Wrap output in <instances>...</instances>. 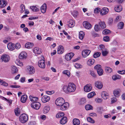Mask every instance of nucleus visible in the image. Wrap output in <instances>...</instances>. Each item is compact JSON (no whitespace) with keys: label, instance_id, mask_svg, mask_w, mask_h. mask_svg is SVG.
Instances as JSON below:
<instances>
[{"label":"nucleus","instance_id":"nucleus-1","mask_svg":"<svg viewBox=\"0 0 125 125\" xmlns=\"http://www.w3.org/2000/svg\"><path fill=\"white\" fill-rule=\"evenodd\" d=\"M76 86L75 84L73 83H69L68 86L67 85H63L62 87V89L65 93L68 92H74L76 89Z\"/></svg>","mask_w":125,"mask_h":125},{"label":"nucleus","instance_id":"nucleus-2","mask_svg":"<svg viewBox=\"0 0 125 125\" xmlns=\"http://www.w3.org/2000/svg\"><path fill=\"white\" fill-rule=\"evenodd\" d=\"M28 117L27 115L25 114H23L19 117V120L22 123H25L28 120Z\"/></svg>","mask_w":125,"mask_h":125},{"label":"nucleus","instance_id":"nucleus-3","mask_svg":"<svg viewBox=\"0 0 125 125\" xmlns=\"http://www.w3.org/2000/svg\"><path fill=\"white\" fill-rule=\"evenodd\" d=\"M31 106L34 109L38 110L41 106V104L39 102H34L32 103L31 105Z\"/></svg>","mask_w":125,"mask_h":125},{"label":"nucleus","instance_id":"nucleus-4","mask_svg":"<svg viewBox=\"0 0 125 125\" xmlns=\"http://www.w3.org/2000/svg\"><path fill=\"white\" fill-rule=\"evenodd\" d=\"M65 102L64 100L62 98H59L55 101V104L57 106H60Z\"/></svg>","mask_w":125,"mask_h":125},{"label":"nucleus","instance_id":"nucleus-5","mask_svg":"<svg viewBox=\"0 0 125 125\" xmlns=\"http://www.w3.org/2000/svg\"><path fill=\"white\" fill-rule=\"evenodd\" d=\"M35 69L32 66H29L28 67L27 72L28 74L32 75L35 72Z\"/></svg>","mask_w":125,"mask_h":125},{"label":"nucleus","instance_id":"nucleus-6","mask_svg":"<svg viewBox=\"0 0 125 125\" xmlns=\"http://www.w3.org/2000/svg\"><path fill=\"white\" fill-rule=\"evenodd\" d=\"M1 59L2 61H4L5 62H8L10 60V58L9 55L5 54L1 56Z\"/></svg>","mask_w":125,"mask_h":125},{"label":"nucleus","instance_id":"nucleus-7","mask_svg":"<svg viewBox=\"0 0 125 125\" xmlns=\"http://www.w3.org/2000/svg\"><path fill=\"white\" fill-rule=\"evenodd\" d=\"M101 97L104 99L106 100L109 98V93L106 92H102L101 94Z\"/></svg>","mask_w":125,"mask_h":125},{"label":"nucleus","instance_id":"nucleus-8","mask_svg":"<svg viewBox=\"0 0 125 125\" xmlns=\"http://www.w3.org/2000/svg\"><path fill=\"white\" fill-rule=\"evenodd\" d=\"M95 85L96 87L99 89L102 88L103 86L102 82L100 81H95Z\"/></svg>","mask_w":125,"mask_h":125},{"label":"nucleus","instance_id":"nucleus-9","mask_svg":"<svg viewBox=\"0 0 125 125\" xmlns=\"http://www.w3.org/2000/svg\"><path fill=\"white\" fill-rule=\"evenodd\" d=\"M109 11L108 9L106 7H104L101 10L100 14L102 15H104L107 14Z\"/></svg>","mask_w":125,"mask_h":125},{"label":"nucleus","instance_id":"nucleus-10","mask_svg":"<svg viewBox=\"0 0 125 125\" xmlns=\"http://www.w3.org/2000/svg\"><path fill=\"white\" fill-rule=\"evenodd\" d=\"M91 52V51L88 50H83L82 52V56L84 58L86 57L89 55Z\"/></svg>","mask_w":125,"mask_h":125},{"label":"nucleus","instance_id":"nucleus-11","mask_svg":"<svg viewBox=\"0 0 125 125\" xmlns=\"http://www.w3.org/2000/svg\"><path fill=\"white\" fill-rule=\"evenodd\" d=\"M38 65L39 67L42 68H44L45 67V63L44 60H42L39 61Z\"/></svg>","mask_w":125,"mask_h":125},{"label":"nucleus","instance_id":"nucleus-12","mask_svg":"<svg viewBox=\"0 0 125 125\" xmlns=\"http://www.w3.org/2000/svg\"><path fill=\"white\" fill-rule=\"evenodd\" d=\"M69 106V104L67 102L64 103L61 105L60 106V109L63 111H64L66 110Z\"/></svg>","mask_w":125,"mask_h":125},{"label":"nucleus","instance_id":"nucleus-13","mask_svg":"<svg viewBox=\"0 0 125 125\" xmlns=\"http://www.w3.org/2000/svg\"><path fill=\"white\" fill-rule=\"evenodd\" d=\"M83 25L85 28L87 29H91L92 27V25L88 22L86 21L83 22Z\"/></svg>","mask_w":125,"mask_h":125},{"label":"nucleus","instance_id":"nucleus-14","mask_svg":"<svg viewBox=\"0 0 125 125\" xmlns=\"http://www.w3.org/2000/svg\"><path fill=\"white\" fill-rule=\"evenodd\" d=\"M7 47L9 50L13 51L16 48V45L11 42H10L8 44Z\"/></svg>","mask_w":125,"mask_h":125},{"label":"nucleus","instance_id":"nucleus-15","mask_svg":"<svg viewBox=\"0 0 125 125\" xmlns=\"http://www.w3.org/2000/svg\"><path fill=\"white\" fill-rule=\"evenodd\" d=\"M113 92L114 96L116 97H119L120 96L121 91L120 89L115 90L113 91Z\"/></svg>","mask_w":125,"mask_h":125},{"label":"nucleus","instance_id":"nucleus-16","mask_svg":"<svg viewBox=\"0 0 125 125\" xmlns=\"http://www.w3.org/2000/svg\"><path fill=\"white\" fill-rule=\"evenodd\" d=\"M91 85L90 84H87L84 86L83 89L84 91L86 92H89L92 89Z\"/></svg>","mask_w":125,"mask_h":125},{"label":"nucleus","instance_id":"nucleus-17","mask_svg":"<svg viewBox=\"0 0 125 125\" xmlns=\"http://www.w3.org/2000/svg\"><path fill=\"white\" fill-rule=\"evenodd\" d=\"M73 53L70 52L66 54L65 56V59L67 61L70 60L74 55Z\"/></svg>","mask_w":125,"mask_h":125},{"label":"nucleus","instance_id":"nucleus-18","mask_svg":"<svg viewBox=\"0 0 125 125\" xmlns=\"http://www.w3.org/2000/svg\"><path fill=\"white\" fill-rule=\"evenodd\" d=\"M50 99V97L47 95H44L41 98L42 102L44 103L48 102Z\"/></svg>","mask_w":125,"mask_h":125},{"label":"nucleus","instance_id":"nucleus-19","mask_svg":"<svg viewBox=\"0 0 125 125\" xmlns=\"http://www.w3.org/2000/svg\"><path fill=\"white\" fill-rule=\"evenodd\" d=\"M27 54L26 52H22L19 55V58L21 59L25 58L27 57Z\"/></svg>","mask_w":125,"mask_h":125},{"label":"nucleus","instance_id":"nucleus-20","mask_svg":"<svg viewBox=\"0 0 125 125\" xmlns=\"http://www.w3.org/2000/svg\"><path fill=\"white\" fill-rule=\"evenodd\" d=\"M50 109V107L49 105L45 106L43 107V112L44 114H46L49 112Z\"/></svg>","mask_w":125,"mask_h":125},{"label":"nucleus","instance_id":"nucleus-21","mask_svg":"<svg viewBox=\"0 0 125 125\" xmlns=\"http://www.w3.org/2000/svg\"><path fill=\"white\" fill-rule=\"evenodd\" d=\"M64 51L63 47L62 45H59L58 47L57 50V53L59 54L62 53Z\"/></svg>","mask_w":125,"mask_h":125},{"label":"nucleus","instance_id":"nucleus-22","mask_svg":"<svg viewBox=\"0 0 125 125\" xmlns=\"http://www.w3.org/2000/svg\"><path fill=\"white\" fill-rule=\"evenodd\" d=\"M47 5L45 3L43 4L41 7V10L42 12L45 13L46 11Z\"/></svg>","mask_w":125,"mask_h":125},{"label":"nucleus","instance_id":"nucleus-23","mask_svg":"<svg viewBox=\"0 0 125 125\" xmlns=\"http://www.w3.org/2000/svg\"><path fill=\"white\" fill-rule=\"evenodd\" d=\"M33 52L36 54H40L42 52L41 49L38 47L34 48L33 50Z\"/></svg>","mask_w":125,"mask_h":125},{"label":"nucleus","instance_id":"nucleus-24","mask_svg":"<svg viewBox=\"0 0 125 125\" xmlns=\"http://www.w3.org/2000/svg\"><path fill=\"white\" fill-rule=\"evenodd\" d=\"M75 24V21L73 20H71L69 21L68 26L70 28H72L74 26Z\"/></svg>","mask_w":125,"mask_h":125},{"label":"nucleus","instance_id":"nucleus-25","mask_svg":"<svg viewBox=\"0 0 125 125\" xmlns=\"http://www.w3.org/2000/svg\"><path fill=\"white\" fill-rule=\"evenodd\" d=\"M27 98V96L26 95H23L21 96V101L22 103H24L26 102Z\"/></svg>","mask_w":125,"mask_h":125},{"label":"nucleus","instance_id":"nucleus-26","mask_svg":"<svg viewBox=\"0 0 125 125\" xmlns=\"http://www.w3.org/2000/svg\"><path fill=\"white\" fill-rule=\"evenodd\" d=\"M99 24L101 29H104L106 27V25L104 21H101L99 22Z\"/></svg>","mask_w":125,"mask_h":125},{"label":"nucleus","instance_id":"nucleus-27","mask_svg":"<svg viewBox=\"0 0 125 125\" xmlns=\"http://www.w3.org/2000/svg\"><path fill=\"white\" fill-rule=\"evenodd\" d=\"M121 76L118 74L113 75L112 76V79L114 81H116L121 78Z\"/></svg>","mask_w":125,"mask_h":125},{"label":"nucleus","instance_id":"nucleus-28","mask_svg":"<svg viewBox=\"0 0 125 125\" xmlns=\"http://www.w3.org/2000/svg\"><path fill=\"white\" fill-rule=\"evenodd\" d=\"M95 60L93 59H89L87 62V63L88 65L91 66L95 62Z\"/></svg>","mask_w":125,"mask_h":125},{"label":"nucleus","instance_id":"nucleus-29","mask_svg":"<svg viewBox=\"0 0 125 125\" xmlns=\"http://www.w3.org/2000/svg\"><path fill=\"white\" fill-rule=\"evenodd\" d=\"M73 125H79L80 124V121L77 118L73 119Z\"/></svg>","mask_w":125,"mask_h":125},{"label":"nucleus","instance_id":"nucleus-30","mask_svg":"<svg viewBox=\"0 0 125 125\" xmlns=\"http://www.w3.org/2000/svg\"><path fill=\"white\" fill-rule=\"evenodd\" d=\"M33 45V43L28 42L26 43L25 45V47L28 49H30L31 48Z\"/></svg>","mask_w":125,"mask_h":125},{"label":"nucleus","instance_id":"nucleus-31","mask_svg":"<svg viewBox=\"0 0 125 125\" xmlns=\"http://www.w3.org/2000/svg\"><path fill=\"white\" fill-rule=\"evenodd\" d=\"M67 121V118L66 117H64L62 118L60 121V123L62 125L65 124Z\"/></svg>","mask_w":125,"mask_h":125},{"label":"nucleus","instance_id":"nucleus-32","mask_svg":"<svg viewBox=\"0 0 125 125\" xmlns=\"http://www.w3.org/2000/svg\"><path fill=\"white\" fill-rule=\"evenodd\" d=\"M122 7L121 5L117 6L115 8V10L117 12H119L122 10Z\"/></svg>","mask_w":125,"mask_h":125},{"label":"nucleus","instance_id":"nucleus-33","mask_svg":"<svg viewBox=\"0 0 125 125\" xmlns=\"http://www.w3.org/2000/svg\"><path fill=\"white\" fill-rule=\"evenodd\" d=\"M105 69L106 73H111L113 71L112 69L109 67H105Z\"/></svg>","mask_w":125,"mask_h":125},{"label":"nucleus","instance_id":"nucleus-34","mask_svg":"<svg viewBox=\"0 0 125 125\" xmlns=\"http://www.w3.org/2000/svg\"><path fill=\"white\" fill-rule=\"evenodd\" d=\"M30 100L31 101H34L38 100V97L34 96L33 95H30L29 96Z\"/></svg>","mask_w":125,"mask_h":125},{"label":"nucleus","instance_id":"nucleus-35","mask_svg":"<svg viewBox=\"0 0 125 125\" xmlns=\"http://www.w3.org/2000/svg\"><path fill=\"white\" fill-rule=\"evenodd\" d=\"M84 33L83 31H80L79 35V38L81 40H83L84 38Z\"/></svg>","mask_w":125,"mask_h":125},{"label":"nucleus","instance_id":"nucleus-36","mask_svg":"<svg viewBox=\"0 0 125 125\" xmlns=\"http://www.w3.org/2000/svg\"><path fill=\"white\" fill-rule=\"evenodd\" d=\"M7 4V3L5 0H0V7H5Z\"/></svg>","mask_w":125,"mask_h":125},{"label":"nucleus","instance_id":"nucleus-37","mask_svg":"<svg viewBox=\"0 0 125 125\" xmlns=\"http://www.w3.org/2000/svg\"><path fill=\"white\" fill-rule=\"evenodd\" d=\"M30 9L33 12H37L39 10L38 8L36 6H32L30 7Z\"/></svg>","mask_w":125,"mask_h":125},{"label":"nucleus","instance_id":"nucleus-38","mask_svg":"<svg viewBox=\"0 0 125 125\" xmlns=\"http://www.w3.org/2000/svg\"><path fill=\"white\" fill-rule=\"evenodd\" d=\"M20 11L22 13L25 10V6L24 5L21 4L20 6Z\"/></svg>","mask_w":125,"mask_h":125},{"label":"nucleus","instance_id":"nucleus-39","mask_svg":"<svg viewBox=\"0 0 125 125\" xmlns=\"http://www.w3.org/2000/svg\"><path fill=\"white\" fill-rule=\"evenodd\" d=\"M95 95H96L95 93L94 92H92L88 94L87 97L89 98H91Z\"/></svg>","mask_w":125,"mask_h":125},{"label":"nucleus","instance_id":"nucleus-40","mask_svg":"<svg viewBox=\"0 0 125 125\" xmlns=\"http://www.w3.org/2000/svg\"><path fill=\"white\" fill-rule=\"evenodd\" d=\"M71 14L74 18H76L78 14V12L76 10H74L71 12Z\"/></svg>","mask_w":125,"mask_h":125},{"label":"nucleus","instance_id":"nucleus-41","mask_svg":"<svg viewBox=\"0 0 125 125\" xmlns=\"http://www.w3.org/2000/svg\"><path fill=\"white\" fill-rule=\"evenodd\" d=\"M0 84L4 86H7L8 85V83L1 79H0Z\"/></svg>","mask_w":125,"mask_h":125},{"label":"nucleus","instance_id":"nucleus-42","mask_svg":"<svg viewBox=\"0 0 125 125\" xmlns=\"http://www.w3.org/2000/svg\"><path fill=\"white\" fill-rule=\"evenodd\" d=\"M62 73L66 75L68 77H70V73L68 70H64L63 71Z\"/></svg>","mask_w":125,"mask_h":125},{"label":"nucleus","instance_id":"nucleus-43","mask_svg":"<svg viewBox=\"0 0 125 125\" xmlns=\"http://www.w3.org/2000/svg\"><path fill=\"white\" fill-rule=\"evenodd\" d=\"M64 115L63 113L62 112H59L57 114L56 116L57 118H60L63 116Z\"/></svg>","mask_w":125,"mask_h":125},{"label":"nucleus","instance_id":"nucleus-44","mask_svg":"<svg viewBox=\"0 0 125 125\" xmlns=\"http://www.w3.org/2000/svg\"><path fill=\"white\" fill-rule=\"evenodd\" d=\"M87 120L89 122L91 123H94L95 122V121L90 117H88L87 118Z\"/></svg>","mask_w":125,"mask_h":125},{"label":"nucleus","instance_id":"nucleus-45","mask_svg":"<svg viewBox=\"0 0 125 125\" xmlns=\"http://www.w3.org/2000/svg\"><path fill=\"white\" fill-rule=\"evenodd\" d=\"M85 107L86 110H92L93 107L90 104H87L85 105Z\"/></svg>","mask_w":125,"mask_h":125},{"label":"nucleus","instance_id":"nucleus-46","mask_svg":"<svg viewBox=\"0 0 125 125\" xmlns=\"http://www.w3.org/2000/svg\"><path fill=\"white\" fill-rule=\"evenodd\" d=\"M86 102V99L85 98H82L80 99L79 103L80 104H85Z\"/></svg>","mask_w":125,"mask_h":125},{"label":"nucleus","instance_id":"nucleus-47","mask_svg":"<svg viewBox=\"0 0 125 125\" xmlns=\"http://www.w3.org/2000/svg\"><path fill=\"white\" fill-rule=\"evenodd\" d=\"M94 29L95 31H99L101 30L100 27H99L97 24H96L95 25Z\"/></svg>","mask_w":125,"mask_h":125},{"label":"nucleus","instance_id":"nucleus-48","mask_svg":"<svg viewBox=\"0 0 125 125\" xmlns=\"http://www.w3.org/2000/svg\"><path fill=\"white\" fill-rule=\"evenodd\" d=\"M124 25V24L123 22H120L118 24V27L119 29H122L123 28Z\"/></svg>","mask_w":125,"mask_h":125},{"label":"nucleus","instance_id":"nucleus-49","mask_svg":"<svg viewBox=\"0 0 125 125\" xmlns=\"http://www.w3.org/2000/svg\"><path fill=\"white\" fill-rule=\"evenodd\" d=\"M16 64L17 65L20 66H22L23 65V63L19 60H17Z\"/></svg>","mask_w":125,"mask_h":125},{"label":"nucleus","instance_id":"nucleus-50","mask_svg":"<svg viewBox=\"0 0 125 125\" xmlns=\"http://www.w3.org/2000/svg\"><path fill=\"white\" fill-rule=\"evenodd\" d=\"M97 72L99 76L102 75L104 73V71L102 69H100L99 70L98 69V70Z\"/></svg>","mask_w":125,"mask_h":125},{"label":"nucleus","instance_id":"nucleus-51","mask_svg":"<svg viewBox=\"0 0 125 125\" xmlns=\"http://www.w3.org/2000/svg\"><path fill=\"white\" fill-rule=\"evenodd\" d=\"M108 51L107 50H103L102 51V54L104 56H106L108 53Z\"/></svg>","mask_w":125,"mask_h":125},{"label":"nucleus","instance_id":"nucleus-52","mask_svg":"<svg viewBox=\"0 0 125 125\" xmlns=\"http://www.w3.org/2000/svg\"><path fill=\"white\" fill-rule=\"evenodd\" d=\"M11 73L14 74L16 73V66H13L11 67Z\"/></svg>","mask_w":125,"mask_h":125},{"label":"nucleus","instance_id":"nucleus-53","mask_svg":"<svg viewBox=\"0 0 125 125\" xmlns=\"http://www.w3.org/2000/svg\"><path fill=\"white\" fill-rule=\"evenodd\" d=\"M111 31L109 30L105 29L103 31V33L104 34H107L108 33H110Z\"/></svg>","mask_w":125,"mask_h":125},{"label":"nucleus","instance_id":"nucleus-54","mask_svg":"<svg viewBox=\"0 0 125 125\" xmlns=\"http://www.w3.org/2000/svg\"><path fill=\"white\" fill-rule=\"evenodd\" d=\"M101 54V53L99 52H97L95 53L93 55L94 57V58H96L99 57Z\"/></svg>","mask_w":125,"mask_h":125},{"label":"nucleus","instance_id":"nucleus-55","mask_svg":"<svg viewBox=\"0 0 125 125\" xmlns=\"http://www.w3.org/2000/svg\"><path fill=\"white\" fill-rule=\"evenodd\" d=\"M74 66L75 68H80L82 67V65L80 64L79 63L75 64L74 65Z\"/></svg>","mask_w":125,"mask_h":125},{"label":"nucleus","instance_id":"nucleus-56","mask_svg":"<svg viewBox=\"0 0 125 125\" xmlns=\"http://www.w3.org/2000/svg\"><path fill=\"white\" fill-rule=\"evenodd\" d=\"M94 68L96 69L97 71L98 70V69L99 70L100 69H102L101 68V66L100 65H97L96 66H95L94 67Z\"/></svg>","mask_w":125,"mask_h":125},{"label":"nucleus","instance_id":"nucleus-57","mask_svg":"<svg viewBox=\"0 0 125 125\" xmlns=\"http://www.w3.org/2000/svg\"><path fill=\"white\" fill-rule=\"evenodd\" d=\"M100 9L99 8H96L94 10V12L95 13H98L100 11Z\"/></svg>","mask_w":125,"mask_h":125},{"label":"nucleus","instance_id":"nucleus-58","mask_svg":"<svg viewBox=\"0 0 125 125\" xmlns=\"http://www.w3.org/2000/svg\"><path fill=\"white\" fill-rule=\"evenodd\" d=\"M46 92L47 94L49 95H51L55 93V91H46Z\"/></svg>","mask_w":125,"mask_h":125},{"label":"nucleus","instance_id":"nucleus-59","mask_svg":"<svg viewBox=\"0 0 125 125\" xmlns=\"http://www.w3.org/2000/svg\"><path fill=\"white\" fill-rule=\"evenodd\" d=\"M20 109L19 108L17 107L16 108V115H19L20 114Z\"/></svg>","mask_w":125,"mask_h":125},{"label":"nucleus","instance_id":"nucleus-60","mask_svg":"<svg viewBox=\"0 0 125 125\" xmlns=\"http://www.w3.org/2000/svg\"><path fill=\"white\" fill-rule=\"evenodd\" d=\"M104 41L105 42H108L109 41L110 39L109 37L108 36L104 37L103 38Z\"/></svg>","mask_w":125,"mask_h":125},{"label":"nucleus","instance_id":"nucleus-61","mask_svg":"<svg viewBox=\"0 0 125 125\" xmlns=\"http://www.w3.org/2000/svg\"><path fill=\"white\" fill-rule=\"evenodd\" d=\"M97 109L100 113H101L102 111L103 110V107H97Z\"/></svg>","mask_w":125,"mask_h":125},{"label":"nucleus","instance_id":"nucleus-62","mask_svg":"<svg viewBox=\"0 0 125 125\" xmlns=\"http://www.w3.org/2000/svg\"><path fill=\"white\" fill-rule=\"evenodd\" d=\"M102 99L101 98H97L95 99V100L96 102L98 103H100L102 101Z\"/></svg>","mask_w":125,"mask_h":125},{"label":"nucleus","instance_id":"nucleus-63","mask_svg":"<svg viewBox=\"0 0 125 125\" xmlns=\"http://www.w3.org/2000/svg\"><path fill=\"white\" fill-rule=\"evenodd\" d=\"M117 73L121 74H124L125 73V69L122 71H118Z\"/></svg>","mask_w":125,"mask_h":125},{"label":"nucleus","instance_id":"nucleus-64","mask_svg":"<svg viewBox=\"0 0 125 125\" xmlns=\"http://www.w3.org/2000/svg\"><path fill=\"white\" fill-rule=\"evenodd\" d=\"M90 74L93 77H95L96 76V74L93 71H91Z\"/></svg>","mask_w":125,"mask_h":125}]
</instances>
